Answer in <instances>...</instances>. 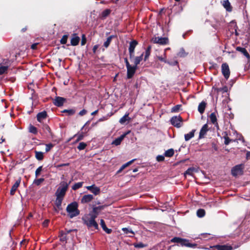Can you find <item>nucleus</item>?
<instances>
[{"label": "nucleus", "mask_w": 250, "mask_h": 250, "mask_svg": "<svg viewBox=\"0 0 250 250\" xmlns=\"http://www.w3.org/2000/svg\"><path fill=\"white\" fill-rule=\"evenodd\" d=\"M70 183V182L67 183L65 181H62L60 183L59 187L57 189L55 192L56 198L55 204L56 206L59 209L61 208L62 201L68 189Z\"/></svg>", "instance_id": "1"}, {"label": "nucleus", "mask_w": 250, "mask_h": 250, "mask_svg": "<svg viewBox=\"0 0 250 250\" xmlns=\"http://www.w3.org/2000/svg\"><path fill=\"white\" fill-rule=\"evenodd\" d=\"M97 215L93 213H90L88 214L85 215L83 218L82 220L85 225L87 226L88 228L91 229H98V224L95 221V218Z\"/></svg>", "instance_id": "2"}, {"label": "nucleus", "mask_w": 250, "mask_h": 250, "mask_svg": "<svg viewBox=\"0 0 250 250\" xmlns=\"http://www.w3.org/2000/svg\"><path fill=\"white\" fill-rule=\"evenodd\" d=\"M78 204L74 202L69 204L66 208V211L70 218H72L78 216L80 214V211L78 209Z\"/></svg>", "instance_id": "3"}, {"label": "nucleus", "mask_w": 250, "mask_h": 250, "mask_svg": "<svg viewBox=\"0 0 250 250\" xmlns=\"http://www.w3.org/2000/svg\"><path fill=\"white\" fill-rule=\"evenodd\" d=\"M10 65L11 64L9 60L4 59L2 62L0 63V75L7 73Z\"/></svg>", "instance_id": "4"}, {"label": "nucleus", "mask_w": 250, "mask_h": 250, "mask_svg": "<svg viewBox=\"0 0 250 250\" xmlns=\"http://www.w3.org/2000/svg\"><path fill=\"white\" fill-rule=\"evenodd\" d=\"M244 165L243 164H240L235 166L231 169V174L234 176L242 175L243 172V169Z\"/></svg>", "instance_id": "5"}, {"label": "nucleus", "mask_w": 250, "mask_h": 250, "mask_svg": "<svg viewBox=\"0 0 250 250\" xmlns=\"http://www.w3.org/2000/svg\"><path fill=\"white\" fill-rule=\"evenodd\" d=\"M183 119L180 116L172 117L170 119L171 124L174 126L179 128L182 125Z\"/></svg>", "instance_id": "6"}, {"label": "nucleus", "mask_w": 250, "mask_h": 250, "mask_svg": "<svg viewBox=\"0 0 250 250\" xmlns=\"http://www.w3.org/2000/svg\"><path fill=\"white\" fill-rule=\"evenodd\" d=\"M222 73L224 77L227 80L229 77L230 71L228 64L227 63H223L221 66Z\"/></svg>", "instance_id": "7"}, {"label": "nucleus", "mask_w": 250, "mask_h": 250, "mask_svg": "<svg viewBox=\"0 0 250 250\" xmlns=\"http://www.w3.org/2000/svg\"><path fill=\"white\" fill-rule=\"evenodd\" d=\"M137 67L135 66L129 65L126 67L127 69V78L131 79L133 77L137 70Z\"/></svg>", "instance_id": "8"}, {"label": "nucleus", "mask_w": 250, "mask_h": 250, "mask_svg": "<svg viewBox=\"0 0 250 250\" xmlns=\"http://www.w3.org/2000/svg\"><path fill=\"white\" fill-rule=\"evenodd\" d=\"M152 41L155 43L164 45L167 43L168 39L165 37H154L152 38Z\"/></svg>", "instance_id": "9"}, {"label": "nucleus", "mask_w": 250, "mask_h": 250, "mask_svg": "<svg viewBox=\"0 0 250 250\" xmlns=\"http://www.w3.org/2000/svg\"><path fill=\"white\" fill-rule=\"evenodd\" d=\"M210 249L212 250H232V248L230 246L228 245H217L214 246H211Z\"/></svg>", "instance_id": "10"}, {"label": "nucleus", "mask_w": 250, "mask_h": 250, "mask_svg": "<svg viewBox=\"0 0 250 250\" xmlns=\"http://www.w3.org/2000/svg\"><path fill=\"white\" fill-rule=\"evenodd\" d=\"M86 188L90 191L95 195H98L100 193V188L99 187L95 186V185H92L90 186H87L86 187Z\"/></svg>", "instance_id": "11"}, {"label": "nucleus", "mask_w": 250, "mask_h": 250, "mask_svg": "<svg viewBox=\"0 0 250 250\" xmlns=\"http://www.w3.org/2000/svg\"><path fill=\"white\" fill-rule=\"evenodd\" d=\"M130 132V131H127L126 133H124L122 135H121L119 137L115 139L112 143V145H114L115 146H118L121 144L122 141L125 138V137Z\"/></svg>", "instance_id": "12"}, {"label": "nucleus", "mask_w": 250, "mask_h": 250, "mask_svg": "<svg viewBox=\"0 0 250 250\" xmlns=\"http://www.w3.org/2000/svg\"><path fill=\"white\" fill-rule=\"evenodd\" d=\"M65 101V99L61 97H56L53 100V104L57 106H62L64 102Z\"/></svg>", "instance_id": "13"}, {"label": "nucleus", "mask_w": 250, "mask_h": 250, "mask_svg": "<svg viewBox=\"0 0 250 250\" xmlns=\"http://www.w3.org/2000/svg\"><path fill=\"white\" fill-rule=\"evenodd\" d=\"M236 50L243 54L247 58L248 62H250V56L245 48L238 46L236 47Z\"/></svg>", "instance_id": "14"}, {"label": "nucleus", "mask_w": 250, "mask_h": 250, "mask_svg": "<svg viewBox=\"0 0 250 250\" xmlns=\"http://www.w3.org/2000/svg\"><path fill=\"white\" fill-rule=\"evenodd\" d=\"M93 198V196L91 194L85 195L81 199V203L83 204L89 203L91 202Z\"/></svg>", "instance_id": "15"}, {"label": "nucleus", "mask_w": 250, "mask_h": 250, "mask_svg": "<svg viewBox=\"0 0 250 250\" xmlns=\"http://www.w3.org/2000/svg\"><path fill=\"white\" fill-rule=\"evenodd\" d=\"M47 117V113L45 111L39 113L37 115V120L42 123Z\"/></svg>", "instance_id": "16"}, {"label": "nucleus", "mask_w": 250, "mask_h": 250, "mask_svg": "<svg viewBox=\"0 0 250 250\" xmlns=\"http://www.w3.org/2000/svg\"><path fill=\"white\" fill-rule=\"evenodd\" d=\"M221 3L227 11L231 12L232 11V8L229 0H223Z\"/></svg>", "instance_id": "17"}, {"label": "nucleus", "mask_w": 250, "mask_h": 250, "mask_svg": "<svg viewBox=\"0 0 250 250\" xmlns=\"http://www.w3.org/2000/svg\"><path fill=\"white\" fill-rule=\"evenodd\" d=\"M20 183H21V179H19L18 180H17L16 181L15 184L12 187V188L10 190L11 195H13L15 194V191H16V190L19 187V186L20 184Z\"/></svg>", "instance_id": "18"}, {"label": "nucleus", "mask_w": 250, "mask_h": 250, "mask_svg": "<svg viewBox=\"0 0 250 250\" xmlns=\"http://www.w3.org/2000/svg\"><path fill=\"white\" fill-rule=\"evenodd\" d=\"M182 241L180 242V245L181 246H186L188 247H195L196 246V244H192L189 242V241L186 239H182Z\"/></svg>", "instance_id": "19"}, {"label": "nucleus", "mask_w": 250, "mask_h": 250, "mask_svg": "<svg viewBox=\"0 0 250 250\" xmlns=\"http://www.w3.org/2000/svg\"><path fill=\"white\" fill-rule=\"evenodd\" d=\"M208 130V126L207 124H205L201 128L199 133V138H202L204 137Z\"/></svg>", "instance_id": "20"}, {"label": "nucleus", "mask_w": 250, "mask_h": 250, "mask_svg": "<svg viewBox=\"0 0 250 250\" xmlns=\"http://www.w3.org/2000/svg\"><path fill=\"white\" fill-rule=\"evenodd\" d=\"M80 38L74 34L73 35V37L71 40V44L72 45L76 46L79 44L80 42Z\"/></svg>", "instance_id": "21"}, {"label": "nucleus", "mask_w": 250, "mask_h": 250, "mask_svg": "<svg viewBox=\"0 0 250 250\" xmlns=\"http://www.w3.org/2000/svg\"><path fill=\"white\" fill-rule=\"evenodd\" d=\"M138 42L136 40L131 41L129 43V46L128 48L129 52H134L135 48Z\"/></svg>", "instance_id": "22"}, {"label": "nucleus", "mask_w": 250, "mask_h": 250, "mask_svg": "<svg viewBox=\"0 0 250 250\" xmlns=\"http://www.w3.org/2000/svg\"><path fill=\"white\" fill-rule=\"evenodd\" d=\"M206 106V102L203 101L202 102L198 105V110L201 113L203 114L204 111Z\"/></svg>", "instance_id": "23"}, {"label": "nucleus", "mask_w": 250, "mask_h": 250, "mask_svg": "<svg viewBox=\"0 0 250 250\" xmlns=\"http://www.w3.org/2000/svg\"><path fill=\"white\" fill-rule=\"evenodd\" d=\"M100 225L103 228V229L108 234H109L111 232V229H108L106 225L104 223V221L103 219H101L100 220Z\"/></svg>", "instance_id": "24"}, {"label": "nucleus", "mask_w": 250, "mask_h": 250, "mask_svg": "<svg viewBox=\"0 0 250 250\" xmlns=\"http://www.w3.org/2000/svg\"><path fill=\"white\" fill-rule=\"evenodd\" d=\"M122 230L124 233L127 235L129 237H132L134 234V233L130 229L124 228L122 229Z\"/></svg>", "instance_id": "25"}, {"label": "nucleus", "mask_w": 250, "mask_h": 250, "mask_svg": "<svg viewBox=\"0 0 250 250\" xmlns=\"http://www.w3.org/2000/svg\"><path fill=\"white\" fill-rule=\"evenodd\" d=\"M129 113H126L123 117H122L120 120L119 123L123 125L124 124L126 121H129L130 120V118L128 117Z\"/></svg>", "instance_id": "26"}, {"label": "nucleus", "mask_w": 250, "mask_h": 250, "mask_svg": "<svg viewBox=\"0 0 250 250\" xmlns=\"http://www.w3.org/2000/svg\"><path fill=\"white\" fill-rule=\"evenodd\" d=\"M151 49V46L150 45L148 46L146 48L145 51V57L144 58V61H146L148 59L150 55Z\"/></svg>", "instance_id": "27"}, {"label": "nucleus", "mask_w": 250, "mask_h": 250, "mask_svg": "<svg viewBox=\"0 0 250 250\" xmlns=\"http://www.w3.org/2000/svg\"><path fill=\"white\" fill-rule=\"evenodd\" d=\"M195 130H192L191 131L189 132L188 133L185 134V141H188L192 138H193L194 136V132Z\"/></svg>", "instance_id": "28"}, {"label": "nucleus", "mask_w": 250, "mask_h": 250, "mask_svg": "<svg viewBox=\"0 0 250 250\" xmlns=\"http://www.w3.org/2000/svg\"><path fill=\"white\" fill-rule=\"evenodd\" d=\"M35 158L39 161L43 160L44 158V153L41 151H35Z\"/></svg>", "instance_id": "29"}, {"label": "nucleus", "mask_w": 250, "mask_h": 250, "mask_svg": "<svg viewBox=\"0 0 250 250\" xmlns=\"http://www.w3.org/2000/svg\"><path fill=\"white\" fill-rule=\"evenodd\" d=\"M135 159H133L126 163L122 165V166L120 167V168L117 171L118 173H120L123 169H124L125 168L130 165L132 163L135 161Z\"/></svg>", "instance_id": "30"}, {"label": "nucleus", "mask_w": 250, "mask_h": 250, "mask_svg": "<svg viewBox=\"0 0 250 250\" xmlns=\"http://www.w3.org/2000/svg\"><path fill=\"white\" fill-rule=\"evenodd\" d=\"M144 54L142 53L140 56L136 57L134 59V65L137 67V65L140 63L141 61L143 60Z\"/></svg>", "instance_id": "31"}, {"label": "nucleus", "mask_w": 250, "mask_h": 250, "mask_svg": "<svg viewBox=\"0 0 250 250\" xmlns=\"http://www.w3.org/2000/svg\"><path fill=\"white\" fill-rule=\"evenodd\" d=\"M209 119L211 123L214 124H217V118L215 113H211L209 116Z\"/></svg>", "instance_id": "32"}, {"label": "nucleus", "mask_w": 250, "mask_h": 250, "mask_svg": "<svg viewBox=\"0 0 250 250\" xmlns=\"http://www.w3.org/2000/svg\"><path fill=\"white\" fill-rule=\"evenodd\" d=\"M114 36H113V35H111V36H110L108 37L107 38L106 41L104 42V46L105 47H106V48L108 47L109 46V44H110V42H111V40H112V39L113 38H114Z\"/></svg>", "instance_id": "33"}, {"label": "nucleus", "mask_w": 250, "mask_h": 250, "mask_svg": "<svg viewBox=\"0 0 250 250\" xmlns=\"http://www.w3.org/2000/svg\"><path fill=\"white\" fill-rule=\"evenodd\" d=\"M29 131L34 134H36L38 133L37 128L32 125H30L29 126Z\"/></svg>", "instance_id": "34"}, {"label": "nucleus", "mask_w": 250, "mask_h": 250, "mask_svg": "<svg viewBox=\"0 0 250 250\" xmlns=\"http://www.w3.org/2000/svg\"><path fill=\"white\" fill-rule=\"evenodd\" d=\"M174 154V150L172 148L169 149L165 152V156L170 157Z\"/></svg>", "instance_id": "35"}, {"label": "nucleus", "mask_w": 250, "mask_h": 250, "mask_svg": "<svg viewBox=\"0 0 250 250\" xmlns=\"http://www.w3.org/2000/svg\"><path fill=\"white\" fill-rule=\"evenodd\" d=\"M83 185V182H78L75 183L72 187V189L74 190H76L80 188H81Z\"/></svg>", "instance_id": "36"}, {"label": "nucleus", "mask_w": 250, "mask_h": 250, "mask_svg": "<svg viewBox=\"0 0 250 250\" xmlns=\"http://www.w3.org/2000/svg\"><path fill=\"white\" fill-rule=\"evenodd\" d=\"M66 234L67 233H65L63 232L62 231L61 232L60 234L59 235L60 240L61 241L63 242V241H66V240H67Z\"/></svg>", "instance_id": "37"}, {"label": "nucleus", "mask_w": 250, "mask_h": 250, "mask_svg": "<svg viewBox=\"0 0 250 250\" xmlns=\"http://www.w3.org/2000/svg\"><path fill=\"white\" fill-rule=\"evenodd\" d=\"M195 171V168L193 167L188 168L185 172V175H192Z\"/></svg>", "instance_id": "38"}, {"label": "nucleus", "mask_w": 250, "mask_h": 250, "mask_svg": "<svg viewBox=\"0 0 250 250\" xmlns=\"http://www.w3.org/2000/svg\"><path fill=\"white\" fill-rule=\"evenodd\" d=\"M205 214V211L204 209H199L197 211V215L199 217H202L204 216Z\"/></svg>", "instance_id": "39"}, {"label": "nucleus", "mask_w": 250, "mask_h": 250, "mask_svg": "<svg viewBox=\"0 0 250 250\" xmlns=\"http://www.w3.org/2000/svg\"><path fill=\"white\" fill-rule=\"evenodd\" d=\"M224 138L225 139L224 144L226 145H228L230 142L232 141L231 139H230L228 136V134L225 132V135L224 136Z\"/></svg>", "instance_id": "40"}, {"label": "nucleus", "mask_w": 250, "mask_h": 250, "mask_svg": "<svg viewBox=\"0 0 250 250\" xmlns=\"http://www.w3.org/2000/svg\"><path fill=\"white\" fill-rule=\"evenodd\" d=\"M44 181V178L37 179H35L34 180V181L33 182V183L35 185H37V186H39Z\"/></svg>", "instance_id": "41"}, {"label": "nucleus", "mask_w": 250, "mask_h": 250, "mask_svg": "<svg viewBox=\"0 0 250 250\" xmlns=\"http://www.w3.org/2000/svg\"><path fill=\"white\" fill-rule=\"evenodd\" d=\"M110 12H111V11L109 9H106V10H104L102 13V18H105L107 16H108L109 15V14L110 13Z\"/></svg>", "instance_id": "42"}, {"label": "nucleus", "mask_w": 250, "mask_h": 250, "mask_svg": "<svg viewBox=\"0 0 250 250\" xmlns=\"http://www.w3.org/2000/svg\"><path fill=\"white\" fill-rule=\"evenodd\" d=\"M87 146V145L84 143V142H81L79 146H78L77 148L79 150H82L85 149L86 146Z\"/></svg>", "instance_id": "43"}, {"label": "nucleus", "mask_w": 250, "mask_h": 250, "mask_svg": "<svg viewBox=\"0 0 250 250\" xmlns=\"http://www.w3.org/2000/svg\"><path fill=\"white\" fill-rule=\"evenodd\" d=\"M158 59L161 62H164L165 63H168L169 64H172L170 63L169 62L167 61L166 60V55L164 54V57L163 56H158Z\"/></svg>", "instance_id": "44"}, {"label": "nucleus", "mask_w": 250, "mask_h": 250, "mask_svg": "<svg viewBox=\"0 0 250 250\" xmlns=\"http://www.w3.org/2000/svg\"><path fill=\"white\" fill-rule=\"evenodd\" d=\"M182 238H180V237H175L173 238L171 240V242H172V243H178V244H180L181 241H182Z\"/></svg>", "instance_id": "45"}, {"label": "nucleus", "mask_w": 250, "mask_h": 250, "mask_svg": "<svg viewBox=\"0 0 250 250\" xmlns=\"http://www.w3.org/2000/svg\"><path fill=\"white\" fill-rule=\"evenodd\" d=\"M77 137V139L76 141V142H78L79 141L82 140L83 139L84 135H83V133H82L81 134H80L79 135L75 134L74 136V137Z\"/></svg>", "instance_id": "46"}, {"label": "nucleus", "mask_w": 250, "mask_h": 250, "mask_svg": "<svg viewBox=\"0 0 250 250\" xmlns=\"http://www.w3.org/2000/svg\"><path fill=\"white\" fill-rule=\"evenodd\" d=\"M62 112L67 113L68 115H72L75 113V111L74 109H65Z\"/></svg>", "instance_id": "47"}, {"label": "nucleus", "mask_w": 250, "mask_h": 250, "mask_svg": "<svg viewBox=\"0 0 250 250\" xmlns=\"http://www.w3.org/2000/svg\"><path fill=\"white\" fill-rule=\"evenodd\" d=\"M42 166L39 167L36 169V170L35 171V176H36V177H37L38 176H39V175L40 174V173L42 171Z\"/></svg>", "instance_id": "48"}, {"label": "nucleus", "mask_w": 250, "mask_h": 250, "mask_svg": "<svg viewBox=\"0 0 250 250\" xmlns=\"http://www.w3.org/2000/svg\"><path fill=\"white\" fill-rule=\"evenodd\" d=\"M67 35H63L61 40V43L63 44H66L67 42Z\"/></svg>", "instance_id": "49"}, {"label": "nucleus", "mask_w": 250, "mask_h": 250, "mask_svg": "<svg viewBox=\"0 0 250 250\" xmlns=\"http://www.w3.org/2000/svg\"><path fill=\"white\" fill-rule=\"evenodd\" d=\"M46 147H45V151L48 152L50 150L51 148L53 147V145L52 144H48L45 145Z\"/></svg>", "instance_id": "50"}, {"label": "nucleus", "mask_w": 250, "mask_h": 250, "mask_svg": "<svg viewBox=\"0 0 250 250\" xmlns=\"http://www.w3.org/2000/svg\"><path fill=\"white\" fill-rule=\"evenodd\" d=\"M180 107H181V105H179V104L176 105L174 106L172 108V109H171V111H172V112H177V111L179 110V108H180Z\"/></svg>", "instance_id": "51"}, {"label": "nucleus", "mask_w": 250, "mask_h": 250, "mask_svg": "<svg viewBox=\"0 0 250 250\" xmlns=\"http://www.w3.org/2000/svg\"><path fill=\"white\" fill-rule=\"evenodd\" d=\"M165 159V157L163 155H158L156 157V160L158 162L163 161Z\"/></svg>", "instance_id": "52"}, {"label": "nucleus", "mask_w": 250, "mask_h": 250, "mask_svg": "<svg viewBox=\"0 0 250 250\" xmlns=\"http://www.w3.org/2000/svg\"><path fill=\"white\" fill-rule=\"evenodd\" d=\"M86 41V39L84 35H83L82 39L81 41V45H83L85 44Z\"/></svg>", "instance_id": "53"}, {"label": "nucleus", "mask_w": 250, "mask_h": 250, "mask_svg": "<svg viewBox=\"0 0 250 250\" xmlns=\"http://www.w3.org/2000/svg\"><path fill=\"white\" fill-rule=\"evenodd\" d=\"M135 247L136 248H143L144 247L145 245L142 243H139L134 245Z\"/></svg>", "instance_id": "54"}, {"label": "nucleus", "mask_w": 250, "mask_h": 250, "mask_svg": "<svg viewBox=\"0 0 250 250\" xmlns=\"http://www.w3.org/2000/svg\"><path fill=\"white\" fill-rule=\"evenodd\" d=\"M87 113V111L85 109H83L82 110H81L79 114L80 115V116H83L84 115H85L86 113Z\"/></svg>", "instance_id": "55"}, {"label": "nucleus", "mask_w": 250, "mask_h": 250, "mask_svg": "<svg viewBox=\"0 0 250 250\" xmlns=\"http://www.w3.org/2000/svg\"><path fill=\"white\" fill-rule=\"evenodd\" d=\"M38 44V43H35L32 44V45L31 46V49H32L33 50L36 49Z\"/></svg>", "instance_id": "56"}, {"label": "nucleus", "mask_w": 250, "mask_h": 250, "mask_svg": "<svg viewBox=\"0 0 250 250\" xmlns=\"http://www.w3.org/2000/svg\"><path fill=\"white\" fill-rule=\"evenodd\" d=\"M49 223V220H45L42 224L43 227H46L48 226Z\"/></svg>", "instance_id": "57"}, {"label": "nucleus", "mask_w": 250, "mask_h": 250, "mask_svg": "<svg viewBox=\"0 0 250 250\" xmlns=\"http://www.w3.org/2000/svg\"><path fill=\"white\" fill-rule=\"evenodd\" d=\"M124 60H125V63L126 67L130 65V64L126 58H125L124 59Z\"/></svg>", "instance_id": "58"}, {"label": "nucleus", "mask_w": 250, "mask_h": 250, "mask_svg": "<svg viewBox=\"0 0 250 250\" xmlns=\"http://www.w3.org/2000/svg\"><path fill=\"white\" fill-rule=\"evenodd\" d=\"M69 165V163L62 164L58 165L57 166H56V167H64V166H68Z\"/></svg>", "instance_id": "59"}, {"label": "nucleus", "mask_w": 250, "mask_h": 250, "mask_svg": "<svg viewBox=\"0 0 250 250\" xmlns=\"http://www.w3.org/2000/svg\"><path fill=\"white\" fill-rule=\"evenodd\" d=\"M130 59H132L134 56V52H129Z\"/></svg>", "instance_id": "60"}, {"label": "nucleus", "mask_w": 250, "mask_h": 250, "mask_svg": "<svg viewBox=\"0 0 250 250\" xmlns=\"http://www.w3.org/2000/svg\"><path fill=\"white\" fill-rule=\"evenodd\" d=\"M98 47V46L97 45H94L93 47V51L94 53H95L97 48Z\"/></svg>", "instance_id": "61"}, {"label": "nucleus", "mask_w": 250, "mask_h": 250, "mask_svg": "<svg viewBox=\"0 0 250 250\" xmlns=\"http://www.w3.org/2000/svg\"><path fill=\"white\" fill-rule=\"evenodd\" d=\"M44 128L47 130L48 132H50V128L47 125H44Z\"/></svg>", "instance_id": "62"}, {"label": "nucleus", "mask_w": 250, "mask_h": 250, "mask_svg": "<svg viewBox=\"0 0 250 250\" xmlns=\"http://www.w3.org/2000/svg\"><path fill=\"white\" fill-rule=\"evenodd\" d=\"M219 25H218V24H212V26L213 28H214L215 29H218L219 28Z\"/></svg>", "instance_id": "63"}, {"label": "nucleus", "mask_w": 250, "mask_h": 250, "mask_svg": "<svg viewBox=\"0 0 250 250\" xmlns=\"http://www.w3.org/2000/svg\"><path fill=\"white\" fill-rule=\"evenodd\" d=\"M107 119L105 118V117H103V118H101L100 119H99L98 121L99 122H102V121H104L105 120H106Z\"/></svg>", "instance_id": "64"}]
</instances>
